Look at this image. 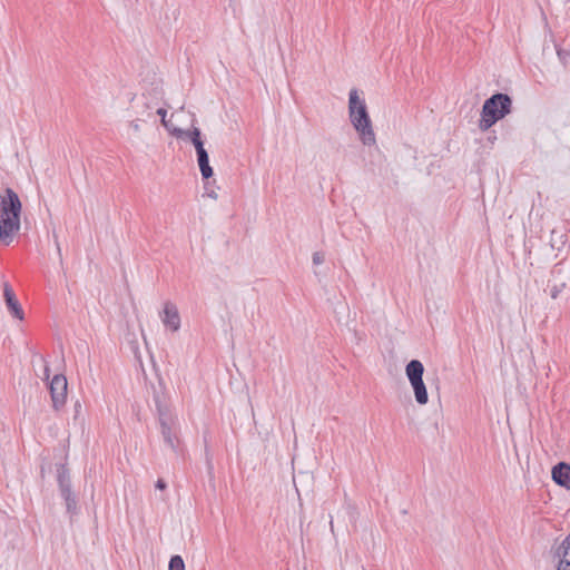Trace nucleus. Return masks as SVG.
<instances>
[{
    "label": "nucleus",
    "instance_id": "10",
    "mask_svg": "<svg viewBox=\"0 0 570 570\" xmlns=\"http://www.w3.org/2000/svg\"><path fill=\"white\" fill-rule=\"evenodd\" d=\"M554 557L558 559L557 570H570V533L557 548Z\"/></svg>",
    "mask_w": 570,
    "mask_h": 570
},
{
    "label": "nucleus",
    "instance_id": "19",
    "mask_svg": "<svg viewBox=\"0 0 570 570\" xmlns=\"http://www.w3.org/2000/svg\"><path fill=\"white\" fill-rule=\"evenodd\" d=\"M49 376H50V368H49V366L46 364V365H45V367H43L42 379H43V380H49Z\"/></svg>",
    "mask_w": 570,
    "mask_h": 570
},
{
    "label": "nucleus",
    "instance_id": "17",
    "mask_svg": "<svg viewBox=\"0 0 570 570\" xmlns=\"http://www.w3.org/2000/svg\"><path fill=\"white\" fill-rule=\"evenodd\" d=\"M157 114L161 118V124L173 134V129L169 127V125H168V122L166 120V115H167L166 109L159 108V109H157Z\"/></svg>",
    "mask_w": 570,
    "mask_h": 570
},
{
    "label": "nucleus",
    "instance_id": "7",
    "mask_svg": "<svg viewBox=\"0 0 570 570\" xmlns=\"http://www.w3.org/2000/svg\"><path fill=\"white\" fill-rule=\"evenodd\" d=\"M67 387H68L67 379L62 374H56L49 383L52 407L56 411H59L66 404Z\"/></svg>",
    "mask_w": 570,
    "mask_h": 570
},
{
    "label": "nucleus",
    "instance_id": "23",
    "mask_svg": "<svg viewBox=\"0 0 570 570\" xmlns=\"http://www.w3.org/2000/svg\"><path fill=\"white\" fill-rule=\"evenodd\" d=\"M57 249H58L59 255L61 256V249H60V246H59L58 242H57Z\"/></svg>",
    "mask_w": 570,
    "mask_h": 570
},
{
    "label": "nucleus",
    "instance_id": "20",
    "mask_svg": "<svg viewBox=\"0 0 570 570\" xmlns=\"http://www.w3.org/2000/svg\"><path fill=\"white\" fill-rule=\"evenodd\" d=\"M156 488L159 489V490H164L166 488V483L164 480L159 479L157 482H156Z\"/></svg>",
    "mask_w": 570,
    "mask_h": 570
},
{
    "label": "nucleus",
    "instance_id": "13",
    "mask_svg": "<svg viewBox=\"0 0 570 570\" xmlns=\"http://www.w3.org/2000/svg\"><path fill=\"white\" fill-rule=\"evenodd\" d=\"M132 115L139 117L142 121L151 118V108L145 99H138L131 105Z\"/></svg>",
    "mask_w": 570,
    "mask_h": 570
},
{
    "label": "nucleus",
    "instance_id": "21",
    "mask_svg": "<svg viewBox=\"0 0 570 570\" xmlns=\"http://www.w3.org/2000/svg\"><path fill=\"white\" fill-rule=\"evenodd\" d=\"M207 195H208V197H210V198H213V199H215V200L218 198L217 193H216V191H214V190L209 191Z\"/></svg>",
    "mask_w": 570,
    "mask_h": 570
},
{
    "label": "nucleus",
    "instance_id": "4",
    "mask_svg": "<svg viewBox=\"0 0 570 570\" xmlns=\"http://www.w3.org/2000/svg\"><path fill=\"white\" fill-rule=\"evenodd\" d=\"M423 373L424 366L419 360H412L405 366V375L413 389L415 401L420 405H425L429 402Z\"/></svg>",
    "mask_w": 570,
    "mask_h": 570
},
{
    "label": "nucleus",
    "instance_id": "12",
    "mask_svg": "<svg viewBox=\"0 0 570 570\" xmlns=\"http://www.w3.org/2000/svg\"><path fill=\"white\" fill-rule=\"evenodd\" d=\"M552 480L566 488L567 490H570V465L564 462H560L557 465L552 468Z\"/></svg>",
    "mask_w": 570,
    "mask_h": 570
},
{
    "label": "nucleus",
    "instance_id": "14",
    "mask_svg": "<svg viewBox=\"0 0 570 570\" xmlns=\"http://www.w3.org/2000/svg\"><path fill=\"white\" fill-rule=\"evenodd\" d=\"M197 154V163L203 178L208 179L213 176V168L209 165V157L207 150H199Z\"/></svg>",
    "mask_w": 570,
    "mask_h": 570
},
{
    "label": "nucleus",
    "instance_id": "16",
    "mask_svg": "<svg viewBox=\"0 0 570 570\" xmlns=\"http://www.w3.org/2000/svg\"><path fill=\"white\" fill-rule=\"evenodd\" d=\"M141 122H144L139 117H136L131 119L128 124L129 129L132 131V134H138L141 131Z\"/></svg>",
    "mask_w": 570,
    "mask_h": 570
},
{
    "label": "nucleus",
    "instance_id": "18",
    "mask_svg": "<svg viewBox=\"0 0 570 570\" xmlns=\"http://www.w3.org/2000/svg\"><path fill=\"white\" fill-rule=\"evenodd\" d=\"M324 263V255L322 253H314L313 254V264L314 265H321Z\"/></svg>",
    "mask_w": 570,
    "mask_h": 570
},
{
    "label": "nucleus",
    "instance_id": "11",
    "mask_svg": "<svg viewBox=\"0 0 570 570\" xmlns=\"http://www.w3.org/2000/svg\"><path fill=\"white\" fill-rule=\"evenodd\" d=\"M173 135L177 138H187L194 145L196 153L205 150L204 141L202 140V132L199 128L194 127L191 130H184L180 128H173Z\"/></svg>",
    "mask_w": 570,
    "mask_h": 570
},
{
    "label": "nucleus",
    "instance_id": "1",
    "mask_svg": "<svg viewBox=\"0 0 570 570\" xmlns=\"http://www.w3.org/2000/svg\"><path fill=\"white\" fill-rule=\"evenodd\" d=\"M21 202L10 188L0 195V243L10 245L20 230Z\"/></svg>",
    "mask_w": 570,
    "mask_h": 570
},
{
    "label": "nucleus",
    "instance_id": "22",
    "mask_svg": "<svg viewBox=\"0 0 570 570\" xmlns=\"http://www.w3.org/2000/svg\"><path fill=\"white\" fill-rule=\"evenodd\" d=\"M75 410H76V413H78L81 410V404L79 402H77L75 404Z\"/></svg>",
    "mask_w": 570,
    "mask_h": 570
},
{
    "label": "nucleus",
    "instance_id": "3",
    "mask_svg": "<svg viewBox=\"0 0 570 570\" xmlns=\"http://www.w3.org/2000/svg\"><path fill=\"white\" fill-rule=\"evenodd\" d=\"M511 109L512 99L507 94H495L488 98L481 111V119L479 121L480 130H489L497 121L509 115Z\"/></svg>",
    "mask_w": 570,
    "mask_h": 570
},
{
    "label": "nucleus",
    "instance_id": "6",
    "mask_svg": "<svg viewBox=\"0 0 570 570\" xmlns=\"http://www.w3.org/2000/svg\"><path fill=\"white\" fill-rule=\"evenodd\" d=\"M57 481L60 494L66 502L67 511L69 513H75L77 511V499L71 490L69 471L63 465L58 468Z\"/></svg>",
    "mask_w": 570,
    "mask_h": 570
},
{
    "label": "nucleus",
    "instance_id": "5",
    "mask_svg": "<svg viewBox=\"0 0 570 570\" xmlns=\"http://www.w3.org/2000/svg\"><path fill=\"white\" fill-rule=\"evenodd\" d=\"M158 419L160 424V432L164 442L171 450H177V431H178V419L177 415L166 405L158 404Z\"/></svg>",
    "mask_w": 570,
    "mask_h": 570
},
{
    "label": "nucleus",
    "instance_id": "9",
    "mask_svg": "<svg viewBox=\"0 0 570 570\" xmlns=\"http://www.w3.org/2000/svg\"><path fill=\"white\" fill-rule=\"evenodd\" d=\"M3 297L6 301V305L11 315L18 320H23L24 314L21 308L20 303L18 302L16 294L11 286L8 283L3 284Z\"/></svg>",
    "mask_w": 570,
    "mask_h": 570
},
{
    "label": "nucleus",
    "instance_id": "15",
    "mask_svg": "<svg viewBox=\"0 0 570 570\" xmlns=\"http://www.w3.org/2000/svg\"><path fill=\"white\" fill-rule=\"evenodd\" d=\"M168 570H185V563L180 556H173L169 560Z\"/></svg>",
    "mask_w": 570,
    "mask_h": 570
},
{
    "label": "nucleus",
    "instance_id": "2",
    "mask_svg": "<svg viewBox=\"0 0 570 570\" xmlns=\"http://www.w3.org/2000/svg\"><path fill=\"white\" fill-rule=\"evenodd\" d=\"M348 118L364 146H375L376 136L365 99L353 88L348 92Z\"/></svg>",
    "mask_w": 570,
    "mask_h": 570
},
{
    "label": "nucleus",
    "instance_id": "8",
    "mask_svg": "<svg viewBox=\"0 0 570 570\" xmlns=\"http://www.w3.org/2000/svg\"><path fill=\"white\" fill-rule=\"evenodd\" d=\"M160 320L165 327L171 332H177L180 328V316L177 306L173 302H166L164 308L159 314Z\"/></svg>",
    "mask_w": 570,
    "mask_h": 570
}]
</instances>
